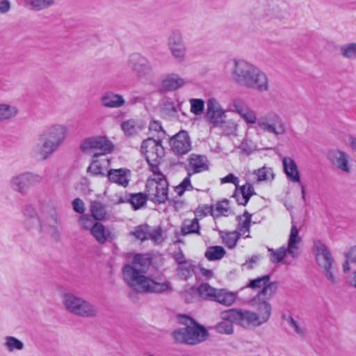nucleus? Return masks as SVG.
I'll return each instance as SVG.
<instances>
[{
    "label": "nucleus",
    "mask_w": 356,
    "mask_h": 356,
    "mask_svg": "<svg viewBox=\"0 0 356 356\" xmlns=\"http://www.w3.org/2000/svg\"><path fill=\"white\" fill-rule=\"evenodd\" d=\"M151 261L145 254H136L131 264L122 268V277L124 282L133 291L139 293H163L170 289L169 282H159L145 275Z\"/></svg>",
    "instance_id": "1"
},
{
    "label": "nucleus",
    "mask_w": 356,
    "mask_h": 356,
    "mask_svg": "<svg viewBox=\"0 0 356 356\" xmlns=\"http://www.w3.org/2000/svg\"><path fill=\"white\" fill-rule=\"evenodd\" d=\"M229 111L237 113L247 124H256L264 132L275 136H282L287 132L286 124L280 115L269 112L257 118L256 112L242 99H233Z\"/></svg>",
    "instance_id": "2"
},
{
    "label": "nucleus",
    "mask_w": 356,
    "mask_h": 356,
    "mask_svg": "<svg viewBox=\"0 0 356 356\" xmlns=\"http://www.w3.org/2000/svg\"><path fill=\"white\" fill-rule=\"evenodd\" d=\"M232 64L230 76L235 83L260 92L268 90V76L259 67L243 59H233Z\"/></svg>",
    "instance_id": "3"
},
{
    "label": "nucleus",
    "mask_w": 356,
    "mask_h": 356,
    "mask_svg": "<svg viewBox=\"0 0 356 356\" xmlns=\"http://www.w3.org/2000/svg\"><path fill=\"white\" fill-rule=\"evenodd\" d=\"M67 134L68 128L63 124L54 123L47 126L38 134V143L32 145L31 156L38 160H47L61 146Z\"/></svg>",
    "instance_id": "4"
},
{
    "label": "nucleus",
    "mask_w": 356,
    "mask_h": 356,
    "mask_svg": "<svg viewBox=\"0 0 356 356\" xmlns=\"http://www.w3.org/2000/svg\"><path fill=\"white\" fill-rule=\"evenodd\" d=\"M313 252L318 266L331 286H337L339 284L337 276V268L335 261L326 245L320 240H314Z\"/></svg>",
    "instance_id": "5"
},
{
    "label": "nucleus",
    "mask_w": 356,
    "mask_h": 356,
    "mask_svg": "<svg viewBox=\"0 0 356 356\" xmlns=\"http://www.w3.org/2000/svg\"><path fill=\"white\" fill-rule=\"evenodd\" d=\"M62 302L68 312L79 317L95 318L99 314L97 306L72 293H65Z\"/></svg>",
    "instance_id": "6"
},
{
    "label": "nucleus",
    "mask_w": 356,
    "mask_h": 356,
    "mask_svg": "<svg viewBox=\"0 0 356 356\" xmlns=\"http://www.w3.org/2000/svg\"><path fill=\"white\" fill-rule=\"evenodd\" d=\"M187 171L188 176L177 186L175 191L181 196L186 191H191L193 186L191 183L190 177L196 173L207 170L209 169V161L204 155L191 154L188 158Z\"/></svg>",
    "instance_id": "7"
},
{
    "label": "nucleus",
    "mask_w": 356,
    "mask_h": 356,
    "mask_svg": "<svg viewBox=\"0 0 356 356\" xmlns=\"http://www.w3.org/2000/svg\"><path fill=\"white\" fill-rule=\"evenodd\" d=\"M153 178L146 184V193L148 199L156 203H164L168 200V184L164 175L154 171Z\"/></svg>",
    "instance_id": "8"
},
{
    "label": "nucleus",
    "mask_w": 356,
    "mask_h": 356,
    "mask_svg": "<svg viewBox=\"0 0 356 356\" xmlns=\"http://www.w3.org/2000/svg\"><path fill=\"white\" fill-rule=\"evenodd\" d=\"M172 335L177 343L195 345L206 339L208 332L204 327L195 324L175 330Z\"/></svg>",
    "instance_id": "9"
},
{
    "label": "nucleus",
    "mask_w": 356,
    "mask_h": 356,
    "mask_svg": "<svg viewBox=\"0 0 356 356\" xmlns=\"http://www.w3.org/2000/svg\"><path fill=\"white\" fill-rule=\"evenodd\" d=\"M42 177L32 172H24L12 176L8 181L9 188L22 195H26L31 187L42 182Z\"/></svg>",
    "instance_id": "10"
},
{
    "label": "nucleus",
    "mask_w": 356,
    "mask_h": 356,
    "mask_svg": "<svg viewBox=\"0 0 356 356\" xmlns=\"http://www.w3.org/2000/svg\"><path fill=\"white\" fill-rule=\"evenodd\" d=\"M222 316L225 319L232 321L235 324L244 328L250 329L263 324L257 314L249 310L227 309L222 312Z\"/></svg>",
    "instance_id": "11"
},
{
    "label": "nucleus",
    "mask_w": 356,
    "mask_h": 356,
    "mask_svg": "<svg viewBox=\"0 0 356 356\" xmlns=\"http://www.w3.org/2000/svg\"><path fill=\"white\" fill-rule=\"evenodd\" d=\"M127 65L140 81L149 80L154 75L149 61L140 54H131L127 60Z\"/></svg>",
    "instance_id": "12"
},
{
    "label": "nucleus",
    "mask_w": 356,
    "mask_h": 356,
    "mask_svg": "<svg viewBox=\"0 0 356 356\" xmlns=\"http://www.w3.org/2000/svg\"><path fill=\"white\" fill-rule=\"evenodd\" d=\"M140 152L145 156L147 163L154 169H157L159 160L164 155V149L160 141L148 138L144 140L140 146Z\"/></svg>",
    "instance_id": "13"
},
{
    "label": "nucleus",
    "mask_w": 356,
    "mask_h": 356,
    "mask_svg": "<svg viewBox=\"0 0 356 356\" xmlns=\"http://www.w3.org/2000/svg\"><path fill=\"white\" fill-rule=\"evenodd\" d=\"M80 148L83 152L99 150V152L94 154V157H96L111 153L114 145L106 137L96 136L85 138L82 141Z\"/></svg>",
    "instance_id": "14"
},
{
    "label": "nucleus",
    "mask_w": 356,
    "mask_h": 356,
    "mask_svg": "<svg viewBox=\"0 0 356 356\" xmlns=\"http://www.w3.org/2000/svg\"><path fill=\"white\" fill-rule=\"evenodd\" d=\"M248 286L253 289L259 290L257 296L253 298V302L257 301L259 297L271 298L277 289L276 282H270L269 275H264L250 280Z\"/></svg>",
    "instance_id": "15"
},
{
    "label": "nucleus",
    "mask_w": 356,
    "mask_h": 356,
    "mask_svg": "<svg viewBox=\"0 0 356 356\" xmlns=\"http://www.w3.org/2000/svg\"><path fill=\"white\" fill-rule=\"evenodd\" d=\"M327 159L339 170L349 173L351 171L350 156L348 153L334 149L327 153Z\"/></svg>",
    "instance_id": "16"
},
{
    "label": "nucleus",
    "mask_w": 356,
    "mask_h": 356,
    "mask_svg": "<svg viewBox=\"0 0 356 356\" xmlns=\"http://www.w3.org/2000/svg\"><path fill=\"white\" fill-rule=\"evenodd\" d=\"M172 151L177 154H186L191 149L190 138L185 131H181L170 139Z\"/></svg>",
    "instance_id": "17"
},
{
    "label": "nucleus",
    "mask_w": 356,
    "mask_h": 356,
    "mask_svg": "<svg viewBox=\"0 0 356 356\" xmlns=\"http://www.w3.org/2000/svg\"><path fill=\"white\" fill-rule=\"evenodd\" d=\"M269 299L268 298L259 297L255 302H253V298L249 302L250 305L254 307L258 312L257 313V316L263 324L268 321L271 314V306L268 301Z\"/></svg>",
    "instance_id": "18"
},
{
    "label": "nucleus",
    "mask_w": 356,
    "mask_h": 356,
    "mask_svg": "<svg viewBox=\"0 0 356 356\" xmlns=\"http://www.w3.org/2000/svg\"><path fill=\"white\" fill-rule=\"evenodd\" d=\"M44 229L42 232H47L56 241H58L60 237V220L58 213L54 211L49 218L46 219L45 222H42Z\"/></svg>",
    "instance_id": "19"
},
{
    "label": "nucleus",
    "mask_w": 356,
    "mask_h": 356,
    "mask_svg": "<svg viewBox=\"0 0 356 356\" xmlns=\"http://www.w3.org/2000/svg\"><path fill=\"white\" fill-rule=\"evenodd\" d=\"M292 226L288 240L287 250L288 254L293 258H296L300 254L299 244L302 238L299 235V230L296 225L292 221Z\"/></svg>",
    "instance_id": "20"
},
{
    "label": "nucleus",
    "mask_w": 356,
    "mask_h": 356,
    "mask_svg": "<svg viewBox=\"0 0 356 356\" xmlns=\"http://www.w3.org/2000/svg\"><path fill=\"white\" fill-rule=\"evenodd\" d=\"M186 83L184 79L176 73H170L163 76L161 80V88L164 91H175Z\"/></svg>",
    "instance_id": "21"
},
{
    "label": "nucleus",
    "mask_w": 356,
    "mask_h": 356,
    "mask_svg": "<svg viewBox=\"0 0 356 356\" xmlns=\"http://www.w3.org/2000/svg\"><path fill=\"white\" fill-rule=\"evenodd\" d=\"M107 177L111 182L127 187L130 181L131 171L127 168L111 169Z\"/></svg>",
    "instance_id": "22"
},
{
    "label": "nucleus",
    "mask_w": 356,
    "mask_h": 356,
    "mask_svg": "<svg viewBox=\"0 0 356 356\" xmlns=\"http://www.w3.org/2000/svg\"><path fill=\"white\" fill-rule=\"evenodd\" d=\"M101 103L104 107L118 108L124 106L126 101L122 95L107 91L102 95Z\"/></svg>",
    "instance_id": "23"
},
{
    "label": "nucleus",
    "mask_w": 356,
    "mask_h": 356,
    "mask_svg": "<svg viewBox=\"0 0 356 356\" xmlns=\"http://www.w3.org/2000/svg\"><path fill=\"white\" fill-rule=\"evenodd\" d=\"M282 165L287 179L293 183L300 184V175L295 161L291 157L285 156L282 159Z\"/></svg>",
    "instance_id": "24"
},
{
    "label": "nucleus",
    "mask_w": 356,
    "mask_h": 356,
    "mask_svg": "<svg viewBox=\"0 0 356 356\" xmlns=\"http://www.w3.org/2000/svg\"><path fill=\"white\" fill-rule=\"evenodd\" d=\"M90 234L95 240L100 244H104L107 240L112 241L115 238V235L111 231L106 229L105 227L99 222H96L90 230Z\"/></svg>",
    "instance_id": "25"
},
{
    "label": "nucleus",
    "mask_w": 356,
    "mask_h": 356,
    "mask_svg": "<svg viewBox=\"0 0 356 356\" xmlns=\"http://www.w3.org/2000/svg\"><path fill=\"white\" fill-rule=\"evenodd\" d=\"M255 194L253 186L250 183H246L236 188L234 197L239 204L245 206L248 204L250 198Z\"/></svg>",
    "instance_id": "26"
},
{
    "label": "nucleus",
    "mask_w": 356,
    "mask_h": 356,
    "mask_svg": "<svg viewBox=\"0 0 356 356\" xmlns=\"http://www.w3.org/2000/svg\"><path fill=\"white\" fill-rule=\"evenodd\" d=\"M216 128H219L221 131V134L226 136H237L239 128L238 123L233 120L225 118L222 120L220 124L217 126Z\"/></svg>",
    "instance_id": "27"
},
{
    "label": "nucleus",
    "mask_w": 356,
    "mask_h": 356,
    "mask_svg": "<svg viewBox=\"0 0 356 356\" xmlns=\"http://www.w3.org/2000/svg\"><path fill=\"white\" fill-rule=\"evenodd\" d=\"M235 300L236 294L234 293L228 291L225 289H217L213 301L228 307L232 305L235 302Z\"/></svg>",
    "instance_id": "28"
},
{
    "label": "nucleus",
    "mask_w": 356,
    "mask_h": 356,
    "mask_svg": "<svg viewBox=\"0 0 356 356\" xmlns=\"http://www.w3.org/2000/svg\"><path fill=\"white\" fill-rule=\"evenodd\" d=\"M19 113L17 106L11 104L0 103V122L9 121Z\"/></svg>",
    "instance_id": "29"
},
{
    "label": "nucleus",
    "mask_w": 356,
    "mask_h": 356,
    "mask_svg": "<svg viewBox=\"0 0 356 356\" xmlns=\"http://www.w3.org/2000/svg\"><path fill=\"white\" fill-rule=\"evenodd\" d=\"M56 0H23L24 6L33 11H41L52 7Z\"/></svg>",
    "instance_id": "30"
},
{
    "label": "nucleus",
    "mask_w": 356,
    "mask_h": 356,
    "mask_svg": "<svg viewBox=\"0 0 356 356\" xmlns=\"http://www.w3.org/2000/svg\"><path fill=\"white\" fill-rule=\"evenodd\" d=\"M211 214L217 218L221 216H227L232 214V211L229 207V201L223 200L218 202L215 205L211 207Z\"/></svg>",
    "instance_id": "31"
},
{
    "label": "nucleus",
    "mask_w": 356,
    "mask_h": 356,
    "mask_svg": "<svg viewBox=\"0 0 356 356\" xmlns=\"http://www.w3.org/2000/svg\"><path fill=\"white\" fill-rule=\"evenodd\" d=\"M90 211L92 217L96 220H102L106 217V211L105 205L100 202H91L90 204Z\"/></svg>",
    "instance_id": "32"
},
{
    "label": "nucleus",
    "mask_w": 356,
    "mask_h": 356,
    "mask_svg": "<svg viewBox=\"0 0 356 356\" xmlns=\"http://www.w3.org/2000/svg\"><path fill=\"white\" fill-rule=\"evenodd\" d=\"M172 58L179 63H182L187 58V47L186 44L168 49Z\"/></svg>",
    "instance_id": "33"
},
{
    "label": "nucleus",
    "mask_w": 356,
    "mask_h": 356,
    "mask_svg": "<svg viewBox=\"0 0 356 356\" xmlns=\"http://www.w3.org/2000/svg\"><path fill=\"white\" fill-rule=\"evenodd\" d=\"M185 44L183 34L179 30L175 29L170 31L167 38V47L168 49L176 46H181Z\"/></svg>",
    "instance_id": "34"
},
{
    "label": "nucleus",
    "mask_w": 356,
    "mask_h": 356,
    "mask_svg": "<svg viewBox=\"0 0 356 356\" xmlns=\"http://www.w3.org/2000/svg\"><path fill=\"white\" fill-rule=\"evenodd\" d=\"M148 199L147 193H138L135 194H128V202L133 208L136 210L143 207Z\"/></svg>",
    "instance_id": "35"
},
{
    "label": "nucleus",
    "mask_w": 356,
    "mask_h": 356,
    "mask_svg": "<svg viewBox=\"0 0 356 356\" xmlns=\"http://www.w3.org/2000/svg\"><path fill=\"white\" fill-rule=\"evenodd\" d=\"M181 233L183 235H187L189 234H200V225L198 219L193 218L192 220H185L181 228Z\"/></svg>",
    "instance_id": "36"
},
{
    "label": "nucleus",
    "mask_w": 356,
    "mask_h": 356,
    "mask_svg": "<svg viewBox=\"0 0 356 356\" xmlns=\"http://www.w3.org/2000/svg\"><path fill=\"white\" fill-rule=\"evenodd\" d=\"M195 266L191 260H188L183 264L178 265L177 268L178 275L184 280H187L193 275Z\"/></svg>",
    "instance_id": "37"
},
{
    "label": "nucleus",
    "mask_w": 356,
    "mask_h": 356,
    "mask_svg": "<svg viewBox=\"0 0 356 356\" xmlns=\"http://www.w3.org/2000/svg\"><path fill=\"white\" fill-rule=\"evenodd\" d=\"M121 128L127 136H132L143 129V126L133 119L123 122Z\"/></svg>",
    "instance_id": "38"
},
{
    "label": "nucleus",
    "mask_w": 356,
    "mask_h": 356,
    "mask_svg": "<svg viewBox=\"0 0 356 356\" xmlns=\"http://www.w3.org/2000/svg\"><path fill=\"white\" fill-rule=\"evenodd\" d=\"M220 318L222 321L215 325L216 331L219 334H232L234 332V321L225 319L222 316V312L220 313Z\"/></svg>",
    "instance_id": "39"
},
{
    "label": "nucleus",
    "mask_w": 356,
    "mask_h": 356,
    "mask_svg": "<svg viewBox=\"0 0 356 356\" xmlns=\"http://www.w3.org/2000/svg\"><path fill=\"white\" fill-rule=\"evenodd\" d=\"M225 254V249L221 246H211L207 248L204 256L209 261L219 260Z\"/></svg>",
    "instance_id": "40"
},
{
    "label": "nucleus",
    "mask_w": 356,
    "mask_h": 356,
    "mask_svg": "<svg viewBox=\"0 0 356 356\" xmlns=\"http://www.w3.org/2000/svg\"><path fill=\"white\" fill-rule=\"evenodd\" d=\"M23 227L27 231H31L33 229L39 228L40 232H42L44 226L40 221L39 216H34L31 218H24L22 219Z\"/></svg>",
    "instance_id": "41"
},
{
    "label": "nucleus",
    "mask_w": 356,
    "mask_h": 356,
    "mask_svg": "<svg viewBox=\"0 0 356 356\" xmlns=\"http://www.w3.org/2000/svg\"><path fill=\"white\" fill-rule=\"evenodd\" d=\"M216 290L217 289L212 287L209 284L202 283L198 286L197 293L202 298L213 301Z\"/></svg>",
    "instance_id": "42"
},
{
    "label": "nucleus",
    "mask_w": 356,
    "mask_h": 356,
    "mask_svg": "<svg viewBox=\"0 0 356 356\" xmlns=\"http://www.w3.org/2000/svg\"><path fill=\"white\" fill-rule=\"evenodd\" d=\"M206 118L211 128H216L220 124L222 120L226 118L225 111L206 113Z\"/></svg>",
    "instance_id": "43"
},
{
    "label": "nucleus",
    "mask_w": 356,
    "mask_h": 356,
    "mask_svg": "<svg viewBox=\"0 0 356 356\" xmlns=\"http://www.w3.org/2000/svg\"><path fill=\"white\" fill-rule=\"evenodd\" d=\"M270 254V260L273 263H278L283 260L286 252L288 253L287 248L282 246L277 250L273 248H268Z\"/></svg>",
    "instance_id": "44"
},
{
    "label": "nucleus",
    "mask_w": 356,
    "mask_h": 356,
    "mask_svg": "<svg viewBox=\"0 0 356 356\" xmlns=\"http://www.w3.org/2000/svg\"><path fill=\"white\" fill-rule=\"evenodd\" d=\"M149 226L145 224L140 225L134 228V229L130 233L131 235L136 237V238L140 241L148 240Z\"/></svg>",
    "instance_id": "45"
},
{
    "label": "nucleus",
    "mask_w": 356,
    "mask_h": 356,
    "mask_svg": "<svg viewBox=\"0 0 356 356\" xmlns=\"http://www.w3.org/2000/svg\"><path fill=\"white\" fill-rule=\"evenodd\" d=\"M191 106L190 111L195 115H200L203 113L205 102L202 99L191 98L189 99Z\"/></svg>",
    "instance_id": "46"
},
{
    "label": "nucleus",
    "mask_w": 356,
    "mask_h": 356,
    "mask_svg": "<svg viewBox=\"0 0 356 356\" xmlns=\"http://www.w3.org/2000/svg\"><path fill=\"white\" fill-rule=\"evenodd\" d=\"M5 340L4 346L10 352H13L15 350H21L24 348L23 342L14 337H6Z\"/></svg>",
    "instance_id": "47"
},
{
    "label": "nucleus",
    "mask_w": 356,
    "mask_h": 356,
    "mask_svg": "<svg viewBox=\"0 0 356 356\" xmlns=\"http://www.w3.org/2000/svg\"><path fill=\"white\" fill-rule=\"evenodd\" d=\"M341 56L348 59H356V43H350L341 47Z\"/></svg>",
    "instance_id": "48"
},
{
    "label": "nucleus",
    "mask_w": 356,
    "mask_h": 356,
    "mask_svg": "<svg viewBox=\"0 0 356 356\" xmlns=\"http://www.w3.org/2000/svg\"><path fill=\"white\" fill-rule=\"evenodd\" d=\"M243 219H241L238 226V229L239 231L238 233L241 235H244L245 233H248L250 231L251 214L245 211L243 213Z\"/></svg>",
    "instance_id": "49"
},
{
    "label": "nucleus",
    "mask_w": 356,
    "mask_h": 356,
    "mask_svg": "<svg viewBox=\"0 0 356 356\" xmlns=\"http://www.w3.org/2000/svg\"><path fill=\"white\" fill-rule=\"evenodd\" d=\"M149 234H148V239H150L154 243L160 244L164 241L163 231L160 227L152 228L149 226Z\"/></svg>",
    "instance_id": "50"
},
{
    "label": "nucleus",
    "mask_w": 356,
    "mask_h": 356,
    "mask_svg": "<svg viewBox=\"0 0 356 356\" xmlns=\"http://www.w3.org/2000/svg\"><path fill=\"white\" fill-rule=\"evenodd\" d=\"M254 175L258 181H266L273 179V173L271 168L263 167L256 171Z\"/></svg>",
    "instance_id": "51"
},
{
    "label": "nucleus",
    "mask_w": 356,
    "mask_h": 356,
    "mask_svg": "<svg viewBox=\"0 0 356 356\" xmlns=\"http://www.w3.org/2000/svg\"><path fill=\"white\" fill-rule=\"evenodd\" d=\"M288 325L292 327L294 332L300 337H304L306 334V330L300 323L296 321L291 316H289L286 318Z\"/></svg>",
    "instance_id": "52"
},
{
    "label": "nucleus",
    "mask_w": 356,
    "mask_h": 356,
    "mask_svg": "<svg viewBox=\"0 0 356 356\" xmlns=\"http://www.w3.org/2000/svg\"><path fill=\"white\" fill-rule=\"evenodd\" d=\"M239 233L238 232H229L225 234V236H222L223 242L225 243V245L229 248H234L238 238H239Z\"/></svg>",
    "instance_id": "53"
},
{
    "label": "nucleus",
    "mask_w": 356,
    "mask_h": 356,
    "mask_svg": "<svg viewBox=\"0 0 356 356\" xmlns=\"http://www.w3.org/2000/svg\"><path fill=\"white\" fill-rule=\"evenodd\" d=\"M93 218L88 214H82L79 217L78 222L79 225L86 230H91L94 222Z\"/></svg>",
    "instance_id": "54"
},
{
    "label": "nucleus",
    "mask_w": 356,
    "mask_h": 356,
    "mask_svg": "<svg viewBox=\"0 0 356 356\" xmlns=\"http://www.w3.org/2000/svg\"><path fill=\"white\" fill-rule=\"evenodd\" d=\"M224 109L222 108L219 102L213 98L211 97L208 99L207 102V111L206 113H211L214 112H223Z\"/></svg>",
    "instance_id": "55"
},
{
    "label": "nucleus",
    "mask_w": 356,
    "mask_h": 356,
    "mask_svg": "<svg viewBox=\"0 0 356 356\" xmlns=\"http://www.w3.org/2000/svg\"><path fill=\"white\" fill-rule=\"evenodd\" d=\"M111 201L115 204H123L128 202V193H115L111 197Z\"/></svg>",
    "instance_id": "56"
},
{
    "label": "nucleus",
    "mask_w": 356,
    "mask_h": 356,
    "mask_svg": "<svg viewBox=\"0 0 356 356\" xmlns=\"http://www.w3.org/2000/svg\"><path fill=\"white\" fill-rule=\"evenodd\" d=\"M22 213L23 218L38 216L35 207L31 204L25 205L22 209Z\"/></svg>",
    "instance_id": "57"
},
{
    "label": "nucleus",
    "mask_w": 356,
    "mask_h": 356,
    "mask_svg": "<svg viewBox=\"0 0 356 356\" xmlns=\"http://www.w3.org/2000/svg\"><path fill=\"white\" fill-rule=\"evenodd\" d=\"M161 108L167 115H174L177 113V108L175 104L168 101L164 102L162 104Z\"/></svg>",
    "instance_id": "58"
},
{
    "label": "nucleus",
    "mask_w": 356,
    "mask_h": 356,
    "mask_svg": "<svg viewBox=\"0 0 356 356\" xmlns=\"http://www.w3.org/2000/svg\"><path fill=\"white\" fill-rule=\"evenodd\" d=\"M88 171H90L94 175H104V173L102 172V168L100 165V163L97 160H94L90 163V165L88 167Z\"/></svg>",
    "instance_id": "59"
},
{
    "label": "nucleus",
    "mask_w": 356,
    "mask_h": 356,
    "mask_svg": "<svg viewBox=\"0 0 356 356\" xmlns=\"http://www.w3.org/2000/svg\"><path fill=\"white\" fill-rule=\"evenodd\" d=\"M220 180L221 184L232 183L235 185L236 188L238 187L239 179L232 173H229L227 176L220 178Z\"/></svg>",
    "instance_id": "60"
},
{
    "label": "nucleus",
    "mask_w": 356,
    "mask_h": 356,
    "mask_svg": "<svg viewBox=\"0 0 356 356\" xmlns=\"http://www.w3.org/2000/svg\"><path fill=\"white\" fill-rule=\"evenodd\" d=\"M72 207L80 214H83L86 210L84 202L80 198H76L72 201Z\"/></svg>",
    "instance_id": "61"
},
{
    "label": "nucleus",
    "mask_w": 356,
    "mask_h": 356,
    "mask_svg": "<svg viewBox=\"0 0 356 356\" xmlns=\"http://www.w3.org/2000/svg\"><path fill=\"white\" fill-rule=\"evenodd\" d=\"M173 259L175 260L177 265H179L188 261L187 259H186L185 256L180 248H178L177 251H175L173 252Z\"/></svg>",
    "instance_id": "62"
},
{
    "label": "nucleus",
    "mask_w": 356,
    "mask_h": 356,
    "mask_svg": "<svg viewBox=\"0 0 356 356\" xmlns=\"http://www.w3.org/2000/svg\"><path fill=\"white\" fill-rule=\"evenodd\" d=\"M345 258H348L352 264L356 265V245L351 247L344 253Z\"/></svg>",
    "instance_id": "63"
},
{
    "label": "nucleus",
    "mask_w": 356,
    "mask_h": 356,
    "mask_svg": "<svg viewBox=\"0 0 356 356\" xmlns=\"http://www.w3.org/2000/svg\"><path fill=\"white\" fill-rule=\"evenodd\" d=\"M346 282L349 286L356 289V270L346 276Z\"/></svg>",
    "instance_id": "64"
}]
</instances>
